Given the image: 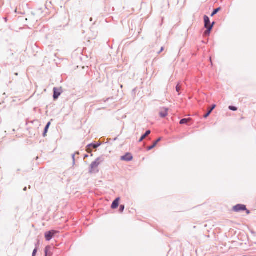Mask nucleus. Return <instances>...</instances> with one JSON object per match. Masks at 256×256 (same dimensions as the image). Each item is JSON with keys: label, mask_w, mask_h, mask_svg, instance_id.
<instances>
[{"label": "nucleus", "mask_w": 256, "mask_h": 256, "mask_svg": "<svg viewBox=\"0 0 256 256\" xmlns=\"http://www.w3.org/2000/svg\"><path fill=\"white\" fill-rule=\"evenodd\" d=\"M124 208H125L124 205H123V204L120 205V210H119L120 212H122L124 209Z\"/></svg>", "instance_id": "aec40b11"}, {"label": "nucleus", "mask_w": 256, "mask_h": 256, "mask_svg": "<svg viewBox=\"0 0 256 256\" xmlns=\"http://www.w3.org/2000/svg\"><path fill=\"white\" fill-rule=\"evenodd\" d=\"M168 109L166 108H162L161 111L160 112L159 114L161 118H165L168 115Z\"/></svg>", "instance_id": "423d86ee"}, {"label": "nucleus", "mask_w": 256, "mask_h": 256, "mask_svg": "<svg viewBox=\"0 0 256 256\" xmlns=\"http://www.w3.org/2000/svg\"><path fill=\"white\" fill-rule=\"evenodd\" d=\"M104 161V158L102 156L98 158L95 161L92 162L90 166L89 172L90 174L98 172V170H96L100 163Z\"/></svg>", "instance_id": "f257e3e1"}, {"label": "nucleus", "mask_w": 256, "mask_h": 256, "mask_svg": "<svg viewBox=\"0 0 256 256\" xmlns=\"http://www.w3.org/2000/svg\"><path fill=\"white\" fill-rule=\"evenodd\" d=\"M164 50V47H162L160 48V50L158 52V54H160V52H162Z\"/></svg>", "instance_id": "5701e85b"}, {"label": "nucleus", "mask_w": 256, "mask_h": 256, "mask_svg": "<svg viewBox=\"0 0 256 256\" xmlns=\"http://www.w3.org/2000/svg\"><path fill=\"white\" fill-rule=\"evenodd\" d=\"M16 74V76H18V73H16V74Z\"/></svg>", "instance_id": "a878e982"}, {"label": "nucleus", "mask_w": 256, "mask_h": 256, "mask_svg": "<svg viewBox=\"0 0 256 256\" xmlns=\"http://www.w3.org/2000/svg\"><path fill=\"white\" fill-rule=\"evenodd\" d=\"M101 145V143H98V144H89L88 146V147H92L94 148H96L98 146H100Z\"/></svg>", "instance_id": "2eb2a0df"}, {"label": "nucleus", "mask_w": 256, "mask_h": 256, "mask_svg": "<svg viewBox=\"0 0 256 256\" xmlns=\"http://www.w3.org/2000/svg\"><path fill=\"white\" fill-rule=\"evenodd\" d=\"M50 125V122H48L47 123L45 128H44V133H43V136H46V134L48 131V130L49 128V127Z\"/></svg>", "instance_id": "4468645a"}, {"label": "nucleus", "mask_w": 256, "mask_h": 256, "mask_svg": "<svg viewBox=\"0 0 256 256\" xmlns=\"http://www.w3.org/2000/svg\"><path fill=\"white\" fill-rule=\"evenodd\" d=\"M216 106V104H212L211 108L208 110V112L204 115V117L206 118L211 114L212 112L215 108Z\"/></svg>", "instance_id": "9b49d317"}, {"label": "nucleus", "mask_w": 256, "mask_h": 256, "mask_svg": "<svg viewBox=\"0 0 256 256\" xmlns=\"http://www.w3.org/2000/svg\"><path fill=\"white\" fill-rule=\"evenodd\" d=\"M133 156L130 152H127L125 155L121 156L120 160H122L130 162L132 160Z\"/></svg>", "instance_id": "39448f33"}, {"label": "nucleus", "mask_w": 256, "mask_h": 256, "mask_svg": "<svg viewBox=\"0 0 256 256\" xmlns=\"http://www.w3.org/2000/svg\"><path fill=\"white\" fill-rule=\"evenodd\" d=\"M246 211V212L247 214H250V211L246 209V210H245Z\"/></svg>", "instance_id": "b1692460"}, {"label": "nucleus", "mask_w": 256, "mask_h": 256, "mask_svg": "<svg viewBox=\"0 0 256 256\" xmlns=\"http://www.w3.org/2000/svg\"><path fill=\"white\" fill-rule=\"evenodd\" d=\"M190 120V118H183L180 120V124H186Z\"/></svg>", "instance_id": "dca6fc26"}, {"label": "nucleus", "mask_w": 256, "mask_h": 256, "mask_svg": "<svg viewBox=\"0 0 256 256\" xmlns=\"http://www.w3.org/2000/svg\"><path fill=\"white\" fill-rule=\"evenodd\" d=\"M220 10V8H218L214 9L211 14V16H213L215 14H216Z\"/></svg>", "instance_id": "a211bd4d"}, {"label": "nucleus", "mask_w": 256, "mask_h": 256, "mask_svg": "<svg viewBox=\"0 0 256 256\" xmlns=\"http://www.w3.org/2000/svg\"><path fill=\"white\" fill-rule=\"evenodd\" d=\"M57 232L55 230H52L49 232H48L45 233V238L47 241H50L52 238L53 236L56 234Z\"/></svg>", "instance_id": "20e7f679"}, {"label": "nucleus", "mask_w": 256, "mask_h": 256, "mask_svg": "<svg viewBox=\"0 0 256 256\" xmlns=\"http://www.w3.org/2000/svg\"><path fill=\"white\" fill-rule=\"evenodd\" d=\"M72 164L73 165L75 164V154H72Z\"/></svg>", "instance_id": "4be33fe9"}, {"label": "nucleus", "mask_w": 256, "mask_h": 256, "mask_svg": "<svg viewBox=\"0 0 256 256\" xmlns=\"http://www.w3.org/2000/svg\"><path fill=\"white\" fill-rule=\"evenodd\" d=\"M204 18L205 28H208L212 26V24H210V18L207 16L204 15Z\"/></svg>", "instance_id": "0eeeda50"}, {"label": "nucleus", "mask_w": 256, "mask_h": 256, "mask_svg": "<svg viewBox=\"0 0 256 256\" xmlns=\"http://www.w3.org/2000/svg\"><path fill=\"white\" fill-rule=\"evenodd\" d=\"M228 108L230 110L232 111H236L238 110L237 108L234 106H230Z\"/></svg>", "instance_id": "6ab92c4d"}, {"label": "nucleus", "mask_w": 256, "mask_h": 256, "mask_svg": "<svg viewBox=\"0 0 256 256\" xmlns=\"http://www.w3.org/2000/svg\"><path fill=\"white\" fill-rule=\"evenodd\" d=\"M120 200V198H118L115 200H114V201L112 202V206H111V208L112 209H115L118 207Z\"/></svg>", "instance_id": "6e6552de"}, {"label": "nucleus", "mask_w": 256, "mask_h": 256, "mask_svg": "<svg viewBox=\"0 0 256 256\" xmlns=\"http://www.w3.org/2000/svg\"><path fill=\"white\" fill-rule=\"evenodd\" d=\"M214 22H212L211 26H210L208 28H206V30L204 32V35L205 36H208L210 34V32L214 26Z\"/></svg>", "instance_id": "9d476101"}, {"label": "nucleus", "mask_w": 256, "mask_h": 256, "mask_svg": "<svg viewBox=\"0 0 256 256\" xmlns=\"http://www.w3.org/2000/svg\"><path fill=\"white\" fill-rule=\"evenodd\" d=\"M180 88H181V86H180L179 84H178L177 86H176V91L177 92H179L180 90Z\"/></svg>", "instance_id": "412c9836"}, {"label": "nucleus", "mask_w": 256, "mask_h": 256, "mask_svg": "<svg viewBox=\"0 0 256 256\" xmlns=\"http://www.w3.org/2000/svg\"><path fill=\"white\" fill-rule=\"evenodd\" d=\"M52 247L50 246H46L44 249L45 256H52V254L50 252Z\"/></svg>", "instance_id": "1a4fd4ad"}, {"label": "nucleus", "mask_w": 256, "mask_h": 256, "mask_svg": "<svg viewBox=\"0 0 256 256\" xmlns=\"http://www.w3.org/2000/svg\"><path fill=\"white\" fill-rule=\"evenodd\" d=\"M162 140V138H159L154 144L152 145L151 146H148V147L147 148V150H152V148H154L157 144L160 142Z\"/></svg>", "instance_id": "f8f14e48"}, {"label": "nucleus", "mask_w": 256, "mask_h": 256, "mask_svg": "<svg viewBox=\"0 0 256 256\" xmlns=\"http://www.w3.org/2000/svg\"><path fill=\"white\" fill-rule=\"evenodd\" d=\"M232 210L236 212H240V211L246 210V208L244 204H238L233 207Z\"/></svg>", "instance_id": "7ed1b4c3"}, {"label": "nucleus", "mask_w": 256, "mask_h": 256, "mask_svg": "<svg viewBox=\"0 0 256 256\" xmlns=\"http://www.w3.org/2000/svg\"><path fill=\"white\" fill-rule=\"evenodd\" d=\"M150 132H151L150 130H146V133L141 136L138 142H142L144 139L148 136L150 134Z\"/></svg>", "instance_id": "ddd939ff"}, {"label": "nucleus", "mask_w": 256, "mask_h": 256, "mask_svg": "<svg viewBox=\"0 0 256 256\" xmlns=\"http://www.w3.org/2000/svg\"><path fill=\"white\" fill-rule=\"evenodd\" d=\"M26 190H27L26 187H25V188H24V191H26Z\"/></svg>", "instance_id": "393cba45"}, {"label": "nucleus", "mask_w": 256, "mask_h": 256, "mask_svg": "<svg viewBox=\"0 0 256 256\" xmlns=\"http://www.w3.org/2000/svg\"><path fill=\"white\" fill-rule=\"evenodd\" d=\"M54 95L53 98L54 100H57L61 94L62 92V90L61 87L54 88L53 89Z\"/></svg>", "instance_id": "f03ea898"}, {"label": "nucleus", "mask_w": 256, "mask_h": 256, "mask_svg": "<svg viewBox=\"0 0 256 256\" xmlns=\"http://www.w3.org/2000/svg\"><path fill=\"white\" fill-rule=\"evenodd\" d=\"M39 242H38L37 244H36V248L33 250L32 256H36V254L38 252V245Z\"/></svg>", "instance_id": "f3484780"}]
</instances>
